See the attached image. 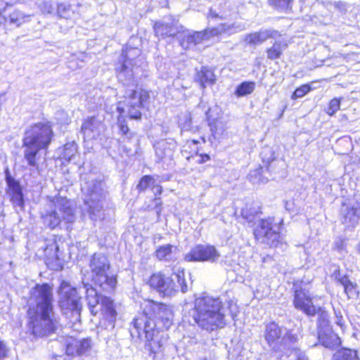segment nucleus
Wrapping results in <instances>:
<instances>
[{
  "mask_svg": "<svg viewBox=\"0 0 360 360\" xmlns=\"http://www.w3.org/2000/svg\"><path fill=\"white\" fill-rule=\"evenodd\" d=\"M27 311L28 330L34 336H49L60 328V317L54 311L51 287L46 284L37 285L30 292V301Z\"/></svg>",
  "mask_w": 360,
  "mask_h": 360,
  "instance_id": "1",
  "label": "nucleus"
},
{
  "mask_svg": "<svg viewBox=\"0 0 360 360\" xmlns=\"http://www.w3.org/2000/svg\"><path fill=\"white\" fill-rule=\"evenodd\" d=\"M143 63L141 50L137 48L126 47L122 50L119 63L116 67L118 80L126 86L124 97L126 99L128 113L132 119H140L143 103L148 99L147 91L138 89L134 82V75L139 67Z\"/></svg>",
  "mask_w": 360,
  "mask_h": 360,
  "instance_id": "2",
  "label": "nucleus"
},
{
  "mask_svg": "<svg viewBox=\"0 0 360 360\" xmlns=\"http://www.w3.org/2000/svg\"><path fill=\"white\" fill-rule=\"evenodd\" d=\"M52 136L53 131L49 123L38 122L26 129L22 139L23 155L30 167L38 168L37 154L49 147Z\"/></svg>",
  "mask_w": 360,
  "mask_h": 360,
  "instance_id": "3",
  "label": "nucleus"
},
{
  "mask_svg": "<svg viewBox=\"0 0 360 360\" xmlns=\"http://www.w3.org/2000/svg\"><path fill=\"white\" fill-rule=\"evenodd\" d=\"M192 316L199 327L213 331L225 325V310L219 298L199 297L195 300Z\"/></svg>",
  "mask_w": 360,
  "mask_h": 360,
  "instance_id": "4",
  "label": "nucleus"
},
{
  "mask_svg": "<svg viewBox=\"0 0 360 360\" xmlns=\"http://www.w3.org/2000/svg\"><path fill=\"white\" fill-rule=\"evenodd\" d=\"M144 316H138L134 319L133 328L130 333L132 336H136L141 338L144 335L146 340V347L153 354V359L155 354L162 352L164 344L167 339L164 335L160 333L157 328V323L153 320H147Z\"/></svg>",
  "mask_w": 360,
  "mask_h": 360,
  "instance_id": "5",
  "label": "nucleus"
},
{
  "mask_svg": "<svg viewBox=\"0 0 360 360\" xmlns=\"http://www.w3.org/2000/svg\"><path fill=\"white\" fill-rule=\"evenodd\" d=\"M89 269L91 281L101 291L107 293L114 291L117 278L110 274V263L105 255L95 253L89 261Z\"/></svg>",
  "mask_w": 360,
  "mask_h": 360,
  "instance_id": "6",
  "label": "nucleus"
},
{
  "mask_svg": "<svg viewBox=\"0 0 360 360\" xmlns=\"http://www.w3.org/2000/svg\"><path fill=\"white\" fill-rule=\"evenodd\" d=\"M48 207L41 213V217L44 224L51 229L58 227L61 222L68 225L75 220L74 208L66 198L56 196L50 200Z\"/></svg>",
  "mask_w": 360,
  "mask_h": 360,
  "instance_id": "7",
  "label": "nucleus"
},
{
  "mask_svg": "<svg viewBox=\"0 0 360 360\" xmlns=\"http://www.w3.org/2000/svg\"><path fill=\"white\" fill-rule=\"evenodd\" d=\"M263 336L271 350L285 354L294 348L298 341V335L292 330L281 327L274 321L266 324Z\"/></svg>",
  "mask_w": 360,
  "mask_h": 360,
  "instance_id": "8",
  "label": "nucleus"
},
{
  "mask_svg": "<svg viewBox=\"0 0 360 360\" xmlns=\"http://www.w3.org/2000/svg\"><path fill=\"white\" fill-rule=\"evenodd\" d=\"M149 285L165 297L174 295L179 288L184 293L188 290L185 282L184 271L180 270L171 276L160 272L154 274L149 279Z\"/></svg>",
  "mask_w": 360,
  "mask_h": 360,
  "instance_id": "9",
  "label": "nucleus"
},
{
  "mask_svg": "<svg viewBox=\"0 0 360 360\" xmlns=\"http://www.w3.org/2000/svg\"><path fill=\"white\" fill-rule=\"evenodd\" d=\"M82 288L85 290L86 300L91 312L96 314L97 311H95L94 309L100 303L104 319L108 321V325L105 328L108 329L110 328V330L113 329L117 313L114 308L112 300L106 296L101 297L99 299L97 290L89 283L83 282Z\"/></svg>",
  "mask_w": 360,
  "mask_h": 360,
  "instance_id": "10",
  "label": "nucleus"
},
{
  "mask_svg": "<svg viewBox=\"0 0 360 360\" xmlns=\"http://www.w3.org/2000/svg\"><path fill=\"white\" fill-rule=\"evenodd\" d=\"M82 189L86 190L88 197L84 200V202L87 206L90 219L93 221L103 219V200L105 197V191L102 184L97 181H92L89 185L85 183L82 185Z\"/></svg>",
  "mask_w": 360,
  "mask_h": 360,
  "instance_id": "11",
  "label": "nucleus"
},
{
  "mask_svg": "<svg viewBox=\"0 0 360 360\" xmlns=\"http://www.w3.org/2000/svg\"><path fill=\"white\" fill-rule=\"evenodd\" d=\"M282 224L283 220L278 224H276L274 223V219L271 217L259 220L254 230L256 240L269 245L270 248L278 247L282 240L279 232Z\"/></svg>",
  "mask_w": 360,
  "mask_h": 360,
  "instance_id": "12",
  "label": "nucleus"
},
{
  "mask_svg": "<svg viewBox=\"0 0 360 360\" xmlns=\"http://www.w3.org/2000/svg\"><path fill=\"white\" fill-rule=\"evenodd\" d=\"M139 316H146L147 320H153L157 326L162 323L163 328L168 329L172 325L173 314L171 309L163 304L146 300L143 304V313Z\"/></svg>",
  "mask_w": 360,
  "mask_h": 360,
  "instance_id": "13",
  "label": "nucleus"
},
{
  "mask_svg": "<svg viewBox=\"0 0 360 360\" xmlns=\"http://www.w3.org/2000/svg\"><path fill=\"white\" fill-rule=\"evenodd\" d=\"M58 304L64 314L69 311L79 314L82 309L81 297L78 295L76 288L63 281L60 284L59 290Z\"/></svg>",
  "mask_w": 360,
  "mask_h": 360,
  "instance_id": "14",
  "label": "nucleus"
},
{
  "mask_svg": "<svg viewBox=\"0 0 360 360\" xmlns=\"http://www.w3.org/2000/svg\"><path fill=\"white\" fill-rule=\"evenodd\" d=\"M220 254L213 245H197L193 247L184 256L186 262H208L214 263L218 261Z\"/></svg>",
  "mask_w": 360,
  "mask_h": 360,
  "instance_id": "15",
  "label": "nucleus"
},
{
  "mask_svg": "<svg viewBox=\"0 0 360 360\" xmlns=\"http://www.w3.org/2000/svg\"><path fill=\"white\" fill-rule=\"evenodd\" d=\"M301 285H302V283H301ZM295 286L293 300L295 307L308 316H314L317 311L320 310V307H316L312 303L311 293L306 288H303L302 285L297 287L295 285Z\"/></svg>",
  "mask_w": 360,
  "mask_h": 360,
  "instance_id": "16",
  "label": "nucleus"
},
{
  "mask_svg": "<svg viewBox=\"0 0 360 360\" xmlns=\"http://www.w3.org/2000/svg\"><path fill=\"white\" fill-rule=\"evenodd\" d=\"M360 219V206L359 204L343 203L340 209V221L345 230L353 231Z\"/></svg>",
  "mask_w": 360,
  "mask_h": 360,
  "instance_id": "17",
  "label": "nucleus"
},
{
  "mask_svg": "<svg viewBox=\"0 0 360 360\" xmlns=\"http://www.w3.org/2000/svg\"><path fill=\"white\" fill-rule=\"evenodd\" d=\"M176 147V141L172 139L160 140L154 145L155 156L159 161L169 165L172 162Z\"/></svg>",
  "mask_w": 360,
  "mask_h": 360,
  "instance_id": "18",
  "label": "nucleus"
},
{
  "mask_svg": "<svg viewBox=\"0 0 360 360\" xmlns=\"http://www.w3.org/2000/svg\"><path fill=\"white\" fill-rule=\"evenodd\" d=\"M92 346L93 343L90 338L75 340L67 345L66 354L71 356L89 355L92 349Z\"/></svg>",
  "mask_w": 360,
  "mask_h": 360,
  "instance_id": "19",
  "label": "nucleus"
},
{
  "mask_svg": "<svg viewBox=\"0 0 360 360\" xmlns=\"http://www.w3.org/2000/svg\"><path fill=\"white\" fill-rule=\"evenodd\" d=\"M103 128V122L98 117L93 116L84 121L81 131L84 139H93L98 136Z\"/></svg>",
  "mask_w": 360,
  "mask_h": 360,
  "instance_id": "20",
  "label": "nucleus"
},
{
  "mask_svg": "<svg viewBox=\"0 0 360 360\" xmlns=\"http://www.w3.org/2000/svg\"><path fill=\"white\" fill-rule=\"evenodd\" d=\"M277 34V31L273 30H260L258 32L245 34L244 41L249 45L256 46L264 43L268 39L276 37Z\"/></svg>",
  "mask_w": 360,
  "mask_h": 360,
  "instance_id": "21",
  "label": "nucleus"
},
{
  "mask_svg": "<svg viewBox=\"0 0 360 360\" xmlns=\"http://www.w3.org/2000/svg\"><path fill=\"white\" fill-rule=\"evenodd\" d=\"M34 14H28L19 9H14L5 17L7 25L14 27H19L23 24L32 20Z\"/></svg>",
  "mask_w": 360,
  "mask_h": 360,
  "instance_id": "22",
  "label": "nucleus"
},
{
  "mask_svg": "<svg viewBox=\"0 0 360 360\" xmlns=\"http://www.w3.org/2000/svg\"><path fill=\"white\" fill-rule=\"evenodd\" d=\"M207 115L212 132V136L214 139L219 142L226 134V130L227 129V121L222 117L211 120L209 116V112H207Z\"/></svg>",
  "mask_w": 360,
  "mask_h": 360,
  "instance_id": "23",
  "label": "nucleus"
},
{
  "mask_svg": "<svg viewBox=\"0 0 360 360\" xmlns=\"http://www.w3.org/2000/svg\"><path fill=\"white\" fill-rule=\"evenodd\" d=\"M7 183L9 188V194L11 196V201L13 205L20 207L21 209L23 208L24 199L20 184L12 178H8Z\"/></svg>",
  "mask_w": 360,
  "mask_h": 360,
  "instance_id": "24",
  "label": "nucleus"
},
{
  "mask_svg": "<svg viewBox=\"0 0 360 360\" xmlns=\"http://www.w3.org/2000/svg\"><path fill=\"white\" fill-rule=\"evenodd\" d=\"M183 37L180 43L181 46L184 49H188L191 46H195L205 41V37L206 33L201 32H190L188 30H183Z\"/></svg>",
  "mask_w": 360,
  "mask_h": 360,
  "instance_id": "25",
  "label": "nucleus"
},
{
  "mask_svg": "<svg viewBox=\"0 0 360 360\" xmlns=\"http://www.w3.org/2000/svg\"><path fill=\"white\" fill-rule=\"evenodd\" d=\"M195 80L200 84L202 88L212 85L215 83L216 77L212 70L202 68L197 72Z\"/></svg>",
  "mask_w": 360,
  "mask_h": 360,
  "instance_id": "26",
  "label": "nucleus"
},
{
  "mask_svg": "<svg viewBox=\"0 0 360 360\" xmlns=\"http://www.w3.org/2000/svg\"><path fill=\"white\" fill-rule=\"evenodd\" d=\"M263 162L266 163V169L274 172L276 166H278L281 163L283 165L281 160H275L274 153L269 148H265L261 153Z\"/></svg>",
  "mask_w": 360,
  "mask_h": 360,
  "instance_id": "27",
  "label": "nucleus"
},
{
  "mask_svg": "<svg viewBox=\"0 0 360 360\" xmlns=\"http://www.w3.org/2000/svg\"><path fill=\"white\" fill-rule=\"evenodd\" d=\"M286 46L287 44H282L280 41H276L271 48L266 50L268 58L271 60L279 58Z\"/></svg>",
  "mask_w": 360,
  "mask_h": 360,
  "instance_id": "28",
  "label": "nucleus"
},
{
  "mask_svg": "<svg viewBox=\"0 0 360 360\" xmlns=\"http://www.w3.org/2000/svg\"><path fill=\"white\" fill-rule=\"evenodd\" d=\"M333 360H360V356L357 351L345 349L338 352Z\"/></svg>",
  "mask_w": 360,
  "mask_h": 360,
  "instance_id": "29",
  "label": "nucleus"
},
{
  "mask_svg": "<svg viewBox=\"0 0 360 360\" xmlns=\"http://www.w3.org/2000/svg\"><path fill=\"white\" fill-rule=\"evenodd\" d=\"M255 88L254 82H244L237 86L235 94L238 97L245 96L252 93Z\"/></svg>",
  "mask_w": 360,
  "mask_h": 360,
  "instance_id": "30",
  "label": "nucleus"
},
{
  "mask_svg": "<svg viewBox=\"0 0 360 360\" xmlns=\"http://www.w3.org/2000/svg\"><path fill=\"white\" fill-rule=\"evenodd\" d=\"M227 27H226V23H221L216 27L204 30L202 31L203 33H206L205 39L208 40L212 37L221 35L223 33H226V29H227Z\"/></svg>",
  "mask_w": 360,
  "mask_h": 360,
  "instance_id": "31",
  "label": "nucleus"
},
{
  "mask_svg": "<svg viewBox=\"0 0 360 360\" xmlns=\"http://www.w3.org/2000/svg\"><path fill=\"white\" fill-rule=\"evenodd\" d=\"M77 151V145L74 143H68L64 146L63 158L68 161H71Z\"/></svg>",
  "mask_w": 360,
  "mask_h": 360,
  "instance_id": "32",
  "label": "nucleus"
},
{
  "mask_svg": "<svg viewBox=\"0 0 360 360\" xmlns=\"http://www.w3.org/2000/svg\"><path fill=\"white\" fill-rule=\"evenodd\" d=\"M154 178L150 175L143 176L136 186L139 192L145 191L147 188H150L151 185L154 184Z\"/></svg>",
  "mask_w": 360,
  "mask_h": 360,
  "instance_id": "33",
  "label": "nucleus"
},
{
  "mask_svg": "<svg viewBox=\"0 0 360 360\" xmlns=\"http://www.w3.org/2000/svg\"><path fill=\"white\" fill-rule=\"evenodd\" d=\"M169 25L163 22H156L154 25V32L157 37L167 38Z\"/></svg>",
  "mask_w": 360,
  "mask_h": 360,
  "instance_id": "34",
  "label": "nucleus"
},
{
  "mask_svg": "<svg viewBox=\"0 0 360 360\" xmlns=\"http://www.w3.org/2000/svg\"><path fill=\"white\" fill-rule=\"evenodd\" d=\"M172 246L171 245H165L160 246L156 251V257L160 260H168L172 253Z\"/></svg>",
  "mask_w": 360,
  "mask_h": 360,
  "instance_id": "35",
  "label": "nucleus"
},
{
  "mask_svg": "<svg viewBox=\"0 0 360 360\" xmlns=\"http://www.w3.org/2000/svg\"><path fill=\"white\" fill-rule=\"evenodd\" d=\"M71 8L70 5L59 4L57 7V15L59 18H68L70 17Z\"/></svg>",
  "mask_w": 360,
  "mask_h": 360,
  "instance_id": "36",
  "label": "nucleus"
},
{
  "mask_svg": "<svg viewBox=\"0 0 360 360\" xmlns=\"http://www.w3.org/2000/svg\"><path fill=\"white\" fill-rule=\"evenodd\" d=\"M58 247L56 242H51L44 250V252L46 257L50 259H58L57 251Z\"/></svg>",
  "mask_w": 360,
  "mask_h": 360,
  "instance_id": "37",
  "label": "nucleus"
},
{
  "mask_svg": "<svg viewBox=\"0 0 360 360\" xmlns=\"http://www.w3.org/2000/svg\"><path fill=\"white\" fill-rule=\"evenodd\" d=\"M312 89L310 84H303L297 88L294 91L292 98H298L304 96L308 92Z\"/></svg>",
  "mask_w": 360,
  "mask_h": 360,
  "instance_id": "38",
  "label": "nucleus"
},
{
  "mask_svg": "<svg viewBox=\"0 0 360 360\" xmlns=\"http://www.w3.org/2000/svg\"><path fill=\"white\" fill-rule=\"evenodd\" d=\"M227 29L226 33L233 34L245 30V25L243 23L234 22L231 25L226 24Z\"/></svg>",
  "mask_w": 360,
  "mask_h": 360,
  "instance_id": "39",
  "label": "nucleus"
},
{
  "mask_svg": "<svg viewBox=\"0 0 360 360\" xmlns=\"http://www.w3.org/2000/svg\"><path fill=\"white\" fill-rule=\"evenodd\" d=\"M183 35V31H181L177 27L169 25L167 37H176L177 39L181 43Z\"/></svg>",
  "mask_w": 360,
  "mask_h": 360,
  "instance_id": "40",
  "label": "nucleus"
},
{
  "mask_svg": "<svg viewBox=\"0 0 360 360\" xmlns=\"http://www.w3.org/2000/svg\"><path fill=\"white\" fill-rule=\"evenodd\" d=\"M340 106V100L334 98L330 101L329 107L327 109V113L330 115H334L339 109Z\"/></svg>",
  "mask_w": 360,
  "mask_h": 360,
  "instance_id": "41",
  "label": "nucleus"
},
{
  "mask_svg": "<svg viewBox=\"0 0 360 360\" xmlns=\"http://www.w3.org/2000/svg\"><path fill=\"white\" fill-rule=\"evenodd\" d=\"M270 4L276 8L287 9L292 2V0H269Z\"/></svg>",
  "mask_w": 360,
  "mask_h": 360,
  "instance_id": "42",
  "label": "nucleus"
},
{
  "mask_svg": "<svg viewBox=\"0 0 360 360\" xmlns=\"http://www.w3.org/2000/svg\"><path fill=\"white\" fill-rule=\"evenodd\" d=\"M39 8L41 11L42 13L46 14L49 13L51 14L53 13V8L51 2L44 1L38 6Z\"/></svg>",
  "mask_w": 360,
  "mask_h": 360,
  "instance_id": "43",
  "label": "nucleus"
},
{
  "mask_svg": "<svg viewBox=\"0 0 360 360\" xmlns=\"http://www.w3.org/2000/svg\"><path fill=\"white\" fill-rule=\"evenodd\" d=\"M333 248L338 252L346 250V243L344 239L338 238L333 243Z\"/></svg>",
  "mask_w": 360,
  "mask_h": 360,
  "instance_id": "44",
  "label": "nucleus"
},
{
  "mask_svg": "<svg viewBox=\"0 0 360 360\" xmlns=\"http://www.w3.org/2000/svg\"><path fill=\"white\" fill-rule=\"evenodd\" d=\"M117 125L120 128V132L124 135H127L129 131V129L126 124L125 120L121 117H119L117 120Z\"/></svg>",
  "mask_w": 360,
  "mask_h": 360,
  "instance_id": "45",
  "label": "nucleus"
},
{
  "mask_svg": "<svg viewBox=\"0 0 360 360\" xmlns=\"http://www.w3.org/2000/svg\"><path fill=\"white\" fill-rule=\"evenodd\" d=\"M356 284L350 282L349 284L344 287L345 292L349 297L353 296L355 294Z\"/></svg>",
  "mask_w": 360,
  "mask_h": 360,
  "instance_id": "46",
  "label": "nucleus"
},
{
  "mask_svg": "<svg viewBox=\"0 0 360 360\" xmlns=\"http://www.w3.org/2000/svg\"><path fill=\"white\" fill-rule=\"evenodd\" d=\"M150 190L154 193L155 197L161 195L162 192V186L157 183L155 179H154V184H153V185H151L150 186Z\"/></svg>",
  "mask_w": 360,
  "mask_h": 360,
  "instance_id": "47",
  "label": "nucleus"
},
{
  "mask_svg": "<svg viewBox=\"0 0 360 360\" xmlns=\"http://www.w3.org/2000/svg\"><path fill=\"white\" fill-rule=\"evenodd\" d=\"M292 351L295 352L296 360H308L304 353H303L299 349H297V347L295 346V344L294 345V348L291 349L290 350H288V352Z\"/></svg>",
  "mask_w": 360,
  "mask_h": 360,
  "instance_id": "48",
  "label": "nucleus"
},
{
  "mask_svg": "<svg viewBox=\"0 0 360 360\" xmlns=\"http://www.w3.org/2000/svg\"><path fill=\"white\" fill-rule=\"evenodd\" d=\"M316 314H319V322L322 321L321 324L327 325L328 323V314L321 309L320 307V310H318Z\"/></svg>",
  "mask_w": 360,
  "mask_h": 360,
  "instance_id": "49",
  "label": "nucleus"
},
{
  "mask_svg": "<svg viewBox=\"0 0 360 360\" xmlns=\"http://www.w3.org/2000/svg\"><path fill=\"white\" fill-rule=\"evenodd\" d=\"M336 278L338 281L345 287L347 284H349L351 281L347 276H340V271H337V274H335Z\"/></svg>",
  "mask_w": 360,
  "mask_h": 360,
  "instance_id": "50",
  "label": "nucleus"
},
{
  "mask_svg": "<svg viewBox=\"0 0 360 360\" xmlns=\"http://www.w3.org/2000/svg\"><path fill=\"white\" fill-rule=\"evenodd\" d=\"M8 349L5 343L0 340V360H2L8 355Z\"/></svg>",
  "mask_w": 360,
  "mask_h": 360,
  "instance_id": "51",
  "label": "nucleus"
},
{
  "mask_svg": "<svg viewBox=\"0 0 360 360\" xmlns=\"http://www.w3.org/2000/svg\"><path fill=\"white\" fill-rule=\"evenodd\" d=\"M153 202L155 204V209L156 210V212L158 215H159L162 211V200L160 198L155 197Z\"/></svg>",
  "mask_w": 360,
  "mask_h": 360,
  "instance_id": "52",
  "label": "nucleus"
},
{
  "mask_svg": "<svg viewBox=\"0 0 360 360\" xmlns=\"http://www.w3.org/2000/svg\"><path fill=\"white\" fill-rule=\"evenodd\" d=\"M335 323L341 328L344 326V320L340 312L337 313L335 311Z\"/></svg>",
  "mask_w": 360,
  "mask_h": 360,
  "instance_id": "53",
  "label": "nucleus"
},
{
  "mask_svg": "<svg viewBox=\"0 0 360 360\" xmlns=\"http://www.w3.org/2000/svg\"><path fill=\"white\" fill-rule=\"evenodd\" d=\"M319 341L322 342V345L326 347H331V345H330V342L329 341H328V338L326 337V338L322 336L321 334L319 335Z\"/></svg>",
  "mask_w": 360,
  "mask_h": 360,
  "instance_id": "54",
  "label": "nucleus"
},
{
  "mask_svg": "<svg viewBox=\"0 0 360 360\" xmlns=\"http://www.w3.org/2000/svg\"><path fill=\"white\" fill-rule=\"evenodd\" d=\"M208 18H220L223 19L222 16H220L215 11H214L212 8L210 9V13L208 15Z\"/></svg>",
  "mask_w": 360,
  "mask_h": 360,
  "instance_id": "55",
  "label": "nucleus"
},
{
  "mask_svg": "<svg viewBox=\"0 0 360 360\" xmlns=\"http://www.w3.org/2000/svg\"><path fill=\"white\" fill-rule=\"evenodd\" d=\"M255 179L256 177L254 178V174H250V180L252 181L253 184H255L257 182L266 183L268 181L267 179H259L258 181H257Z\"/></svg>",
  "mask_w": 360,
  "mask_h": 360,
  "instance_id": "56",
  "label": "nucleus"
},
{
  "mask_svg": "<svg viewBox=\"0 0 360 360\" xmlns=\"http://www.w3.org/2000/svg\"><path fill=\"white\" fill-rule=\"evenodd\" d=\"M272 261H273V257L269 255H266L262 258L263 263L271 262Z\"/></svg>",
  "mask_w": 360,
  "mask_h": 360,
  "instance_id": "57",
  "label": "nucleus"
},
{
  "mask_svg": "<svg viewBox=\"0 0 360 360\" xmlns=\"http://www.w3.org/2000/svg\"><path fill=\"white\" fill-rule=\"evenodd\" d=\"M202 160L200 161V162H204L207 160H210V156L207 154H203L201 155Z\"/></svg>",
  "mask_w": 360,
  "mask_h": 360,
  "instance_id": "58",
  "label": "nucleus"
},
{
  "mask_svg": "<svg viewBox=\"0 0 360 360\" xmlns=\"http://www.w3.org/2000/svg\"><path fill=\"white\" fill-rule=\"evenodd\" d=\"M242 215L243 216L244 218L247 219L249 221H252V217H249L247 214V212L245 210H243L242 211Z\"/></svg>",
  "mask_w": 360,
  "mask_h": 360,
  "instance_id": "59",
  "label": "nucleus"
},
{
  "mask_svg": "<svg viewBox=\"0 0 360 360\" xmlns=\"http://www.w3.org/2000/svg\"><path fill=\"white\" fill-rule=\"evenodd\" d=\"M290 203L288 202H285V207L287 210H290L291 207L290 206Z\"/></svg>",
  "mask_w": 360,
  "mask_h": 360,
  "instance_id": "60",
  "label": "nucleus"
},
{
  "mask_svg": "<svg viewBox=\"0 0 360 360\" xmlns=\"http://www.w3.org/2000/svg\"><path fill=\"white\" fill-rule=\"evenodd\" d=\"M356 250L357 253L360 255V243L356 245Z\"/></svg>",
  "mask_w": 360,
  "mask_h": 360,
  "instance_id": "61",
  "label": "nucleus"
},
{
  "mask_svg": "<svg viewBox=\"0 0 360 360\" xmlns=\"http://www.w3.org/2000/svg\"><path fill=\"white\" fill-rule=\"evenodd\" d=\"M70 68H72V69H74V68H75V67H74L73 65H71V63L70 64Z\"/></svg>",
  "mask_w": 360,
  "mask_h": 360,
  "instance_id": "62",
  "label": "nucleus"
},
{
  "mask_svg": "<svg viewBox=\"0 0 360 360\" xmlns=\"http://www.w3.org/2000/svg\"><path fill=\"white\" fill-rule=\"evenodd\" d=\"M255 174H259V172L258 171H255Z\"/></svg>",
  "mask_w": 360,
  "mask_h": 360,
  "instance_id": "63",
  "label": "nucleus"
}]
</instances>
